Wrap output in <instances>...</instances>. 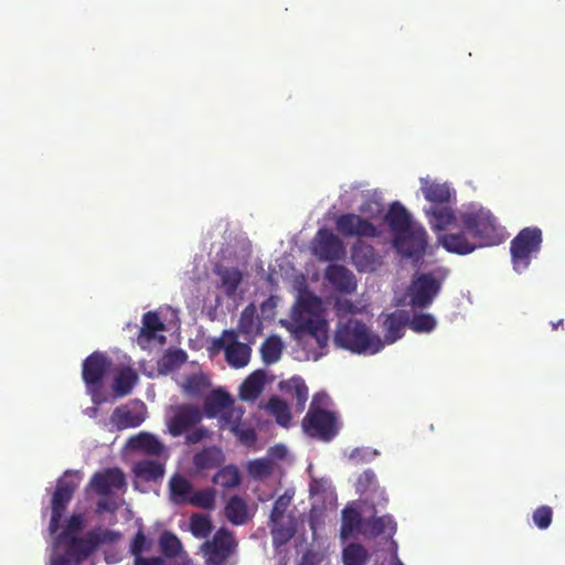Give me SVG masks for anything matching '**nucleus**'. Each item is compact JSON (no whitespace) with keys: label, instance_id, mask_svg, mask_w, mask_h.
Masks as SVG:
<instances>
[{"label":"nucleus","instance_id":"obj_1","mask_svg":"<svg viewBox=\"0 0 565 565\" xmlns=\"http://www.w3.org/2000/svg\"><path fill=\"white\" fill-rule=\"evenodd\" d=\"M392 234L393 246L407 258L422 257L428 244L426 230L412 220L408 211L399 202H393L384 217Z\"/></svg>","mask_w":565,"mask_h":565},{"label":"nucleus","instance_id":"obj_2","mask_svg":"<svg viewBox=\"0 0 565 565\" xmlns=\"http://www.w3.org/2000/svg\"><path fill=\"white\" fill-rule=\"evenodd\" d=\"M291 320L298 332L315 338L319 348L327 347L329 326L319 297L313 294L301 295L292 309Z\"/></svg>","mask_w":565,"mask_h":565},{"label":"nucleus","instance_id":"obj_3","mask_svg":"<svg viewBox=\"0 0 565 565\" xmlns=\"http://www.w3.org/2000/svg\"><path fill=\"white\" fill-rule=\"evenodd\" d=\"M333 342L337 348L355 354H376L384 349L380 335L355 318L337 324Z\"/></svg>","mask_w":565,"mask_h":565},{"label":"nucleus","instance_id":"obj_4","mask_svg":"<svg viewBox=\"0 0 565 565\" xmlns=\"http://www.w3.org/2000/svg\"><path fill=\"white\" fill-rule=\"evenodd\" d=\"M120 533L115 530L96 527L88 531L84 536H73L62 543L64 554L55 556V564L79 565L89 558L100 545L113 544L119 541Z\"/></svg>","mask_w":565,"mask_h":565},{"label":"nucleus","instance_id":"obj_5","mask_svg":"<svg viewBox=\"0 0 565 565\" xmlns=\"http://www.w3.org/2000/svg\"><path fill=\"white\" fill-rule=\"evenodd\" d=\"M317 399L318 395H315L302 419L301 427L307 436L329 443L338 436L341 429V422L337 413L318 406Z\"/></svg>","mask_w":565,"mask_h":565},{"label":"nucleus","instance_id":"obj_6","mask_svg":"<svg viewBox=\"0 0 565 565\" xmlns=\"http://www.w3.org/2000/svg\"><path fill=\"white\" fill-rule=\"evenodd\" d=\"M459 225L478 241L479 246L499 243L497 218L484 209H472L458 216Z\"/></svg>","mask_w":565,"mask_h":565},{"label":"nucleus","instance_id":"obj_7","mask_svg":"<svg viewBox=\"0 0 565 565\" xmlns=\"http://www.w3.org/2000/svg\"><path fill=\"white\" fill-rule=\"evenodd\" d=\"M543 242L541 228L525 227L511 241V260L515 271L522 273L529 268L531 260L535 257Z\"/></svg>","mask_w":565,"mask_h":565},{"label":"nucleus","instance_id":"obj_8","mask_svg":"<svg viewBox=\"0 0 565 565\" xmlns=\"http://www.w3.org/2000/svg\"><path fill=\"white\" fill-rule=\"evenodd\" d=\"M235 330H224L220 338L212 340L210 351L218 353L224 351L225 361L234 369H241L248 364L252 349L248 344L239 342Z\"/></svg>","mask_w":565,"mask_h":565},{"label":"nucleus","instance_id":"obj_9","mask_svg":"<svg viewBox=\"0 0 565 565\" xmlns=\"http://www.w3.org/2000/svg\"><path fill=\"white\" fill-rule=\"evenodd\" d=\"M72 476L73 475L71 471H66L57 480L56 488L52 494L51 520L49 524V531L51 535H55L61 529V520L74 495V492L78 487V482H76Z\"/></svg>","mask_w":565,"mask_h":565},{"label":"nucleus","instance_id":"obj_10","mask_svg":"<svg viewBox=\"0 0 565 565\" xmlns=\"http://www.w3.org/2000/svg\"><path fill=\"white\" fill-rule=\"evenodd\" d=\"M441 289V284L433 274H420L413 278L407 288L409 306L415 309L428 308Z\"/></svg>","mask_w":565,"mask_h":565},{"label":"nucleus","instance_id":"obj_11","mask_svg":"<svg viewBox=\"0 0 565 565\" xmlns=\"http://www.w3.org/2000/svg\"><path fill=\"white\" fill-rule=\"evenodd\" d=\"M111 366V361L106 353L95 351L89 354L82 365V377L87 390L95 395L103 384Z\"/></svg>","mask_w":565,"mask_h":565},{"label":"nucleus","instance_id":"obj_12","mask_svg":"<svg viewBox=\"0 0 565 565\" xmlns=\"http://www.w3.org/2000/svg\"><path fill=\"white\" fill-rule=\"evenodd\" d=\"M203 418V412L194 404H181L173 408L167 425L170 435L179 437L194 428Z\"/></svg>","mask_w":565,"mask_h":565},{"label":"nucleus","instance_id":"obj_13","mask_svg":"<svg viewBox=\"0 0 565 565\" xmlns=\"http://www.w3.org/2000/svg\"><path fill=\"white\" fill-rule=\"evenodd\" d=\"M235 548L233 535L225 529H220L212 541L203 544L209 565H223Z\"/></svg>","mask_w":565,"mask_h":565},{"label":"nucleus","instance_id":"obj_14","mask_svg":"<svg viewBox=\"0 0 565 565\" xmlns=\"http://www.w3.org/2000/svg\"><path fill=\"white\" fill-rule=\"evenodd\" d=\"M96 494L108 497L116 491L126 489L127 481L125 473L119 468H107L93 475L89 481Z\"/></svg>","mask_w":565,"mask_h":565},{"label":"nucleus","instance_id":"obj_15","mask_svg":"<svg viewBox=\"0 0 565 565\" xmlns=\"http://www.w3.org/2000/svg\"><path fill=\"white\" fill-rule=\"evenodd\" d=\"M335 227L345 237H376L379 235V231L373 223L354 213L338 216Z\"/></svg>","mask_w":565,"mask_h":565},{"label":"nucleus","instance_id":"obj_16","mask_svg":"<svg viewBox=\"0 0 565 565\" xmlns=\"http://www.w3.org/2000/svg\"><path fill=\"white\" fill-rule=\"evenodd\" d=\"M355 490L360 495H365L364 503H370L373 510L375 505H385L388 501L385 491L379 486L376 475L371 469L358 477Z\"/></svg>","mask_w":565,"mask_h":565},{"label":"nucleus","instance_id":"obj_17","mask_svg":"<svg viewBox=\"0 0 565 565\" xmlns=\"http://www.w3.org/2000/svg\"><path fill=\"white\" fill-rule=\"evenodd\" d=\"M313 252L321 260H338L342 257L344 248L341 239L331 230L320 228Z\"/></svg>","mask_w":565,"mask_h":565},{"label":"nucleus","instance_id":"obj_18","mask_svg":"<svg viewBox=\"0 0 565 565\" xmlns=\"http://www.w3.org/2000/svg\"><path fill=\"white\" fill-rule=\"evenodd\" d=\"M351 259L352 264L360 273L375 271L382 264V258L375 252L374 247L362 241H358L353 244Z\"/></svg>","mask_w":565,"mask_h":565},{"label":"nucleus","instance_id":"obj_19","mask_svg":"<svg viewBox=\"0 0 565 565\" xmlns=\"http://www.w3.org/2000/svg\"><path fill=\"white\" fill-rule=\"evenodd\" d=\"M408 324V313L405 310H395L386 315L382 322L384 339L382 342L385 344H393L402 339L405 333V328Z\"/></svg>","mask_w":565,"mask_h":565},{"label":"nucleus","instance_id":"obj_20","mask_svg":"<svg viewBox=\"0 0 565 565\" xmlns=\"http://www.w3.org/2000/svg\"><path fill=\"white\" fill-rule=\"evenodd\" d=\"M468 235L467 231L460 228L458 232L440 235L438 239L447 252L467 255L479 247L478 243L470 241Z\"/></svg>","mask_w":565,"mask_h":565},{"label":"nucleus","instance_id":"obj_21","mask_svg":"<svg viewBox=\"0 0 565 565\" xmlns=\"http://www.w3.org/2000/svg\"><path fill=\"white\" fill-rule=\"evenodd\" d=\"M326 278L340 292L352 294L356 289L355 276L342 265L329 266L326 270Z\"/></svg>","mask_w":565,"mask_h":565},{"label":"nucleus","instance_id":"obj_22","mask_svg":"<svg viewBox=\"0 0 565 565\" xmlns=\"http://www.w3.org/2000/svg\"><path fill=\"white\" fill-rule=\"evenodd\" d=\"M128 444L131 449L142 451L146 455L158 458L163 456L164 460L168 457L164 445L152 434L139 433L131 437Z\"/></svg>","mask_w":565,"mask_h":565},{"label":"nucleus","instance_id":"obj_23","mask_svg":"<svg viewBox=\"0 0 565 565\" xmlns=\"http://www.w3.org/2000/svg\"><path fill=\"white\" fill-rule=\"evenodd\" d=\"M132 472L135 476L146 482H157L161 480L166 472V460L143 459L134 463Z\"/></svg>","mask_w":565,"mask_h":565},{"label":"nucleus","instance_id":"obj_24","mask_svg":"<svg viewBox=\"0 0 565 565\" xmlns=\"http://www.w3.org/2000/svg\"><path fill=\"white\" fill-rule=\"evenodd\" d=\"M374 513L376 511L374 510ZM396 532V523L391 515L375 516L373 514L369 519H364L362 535L369 539L380 536L382 534H394Z\"/></svg>","mask_w":565,"mask_h":565},{"label":"nucleus","instance_id":"obj_25","mask_svg":"<svg viewBox=\"0 0 565 565\" xmlns=\"http://www.w3.org/2000/svg\"><path fill=\"white\" fill-rule=\"evenodd\" d=\"M426 214L429 217L431 228L435 231H444L458 222L454 210L447 204L431 205L426 210Z\"/></svg>","mask_w":565,"mask_h":565},{"label":"nucleus","instance_id":"obj_26","mask_svg":"<svg viewBox=\"0 0 565 565\" xmlns=\"http://www.w3.org/2000/svg\"><path fill=\"white\" fill-rule=\"evenodd\" d=\"M279 390L296 399V409L302 412L308 399V387L300 376L279 382Z\"/></svg>","mask_w":565,"mask_h":565},{"label":"nucleus","instance_id":"obj_27","mask_svg":"<svg viewBox=\"0 0 565 565\" xmlns=\"http://www.w3.org/2000/svg\"><path fill=\"white\" fill-rule=\"evenodd\" d=\"M266 381V374L257 370L248 375L239 386V397L246 402H254L262 394Z\"/></svg>","mask_w":565,"mask_h":565},{"label":"nucleus","instance_id":"obj_28","mask_svg":"<svg viewBox=\"0 0 565 565\" xmlns=\"http://www.w3.org/2000/svg\"><path fill=\"white\" fill-rule=\"evenodd\" d=\"M145 420L141 413L131 411L128 406L116 407L110 416L111 424L118 429L136 428Z\"/></svg>","mask_w":565,"mask_h":565},{"label":"nucleus","instance_id":"obj_29","mask_svg":"<svg viewBox=\"0 0 565 565\" xmlns=\"http://www.w3.org/2000/svg\"><path fill=\"white\" fill-rule=\"evenodd\" d=\"M232 404H234V399L227 392L221 388L214 390L204 401V414L209 418H215L218 414L221 415L227 406H232Z\"/></svg>","mask_w":565,"mask_h":565},{"label":"nucleus","instance_id":"obj_30","mask_svg":"<svg viewBox=\"0 0 565 565\" xmlns=\"http://www.w3.org/2000/svg\"><path fill=\"white\" fill-rule=\"evenodd\" d=\"M171 501L175 504L188 503L192 491V483L182 475L174 473L169 481Z\"/></svg>","mask_w":565,"mask_h":565},{"label":"nucleus","instance_id":"obj_31","mask_svg":"<svg viewBox=\"0 0 565 565\" xmlns=\"http://www.w3.org/2000/svg\"><path fill=\"white\" fill-rule=\"evenodd\" d=\"M225 516L234 525L246 524L249 520L248 507L244 499L233 495L224 509Z\"/></svg>","mask_w":565,"mask_h":565},{"label":"nucleus","instance_id":"obj_32","mask_svg":"<svg viewBox=\"0 0 565 565\" xmlns=\"http://www.w3.org/2000/svg\"><path fill=\"white\" fill-rule=\"evenodd\" d=\"M424 198L434 205L448 204L451 200V191L444 183L425 181L422 185Z\"/></svg>","mask_w":565,"mask_h":565},{"label":"nucleus","instance_id":"obj_33","mask_svg":"<svg viewBox=\"0 0 565 565\" xmlns=\"http://www.w3.org/2000/svg\"><path fill=\"white\" fill-rule=\"evenodd\" d=\"M138 381V374L131 367L122 369L114 379L113 391L116 396L122 397L132 391Z\"/></svg>","mask_w":565,"mask_h":565},{"label":"nucleus","instance_id":"obj_34","mask_svg":"<svg viewBox=\"0 0 565 565\" xmlns=\"http://www.w3.org/2000/svg\"><path fill=\"white\" fill-rule=\"evenodd\" d=\"M222 461L223 454L216 447H206L193 457V463L199 470L216 468Z\"/></svg>","mask_w":565,"mask_h":565},{"label":"nucleus","instance_id":"obj_35","mask_svg":"<svg viewBox=\"0 0 565 565\" xmlns=\"http://www.w3.org/2000/svg\"><path fill=\"white\" fill-rule=\"evenodd\" d=\"M213 482L224 489L237 488L242 482V475L235 465L221 468L213 477Z\"/></svg>","mask_w":565,"mask_h":565},{"label":"nucleus","instance_id":"obj_36","mask_svg":"<svg viewBox=\"0 0 565 565\" xmlns=\"http://www.w3.org/2000/svg\"><path fill=\"white\" fill-rule=\"evenodd\" d=\"M265 409L269 412L276 419V423L282 427H289L291 422V413L288 404L278 396H271Z\"/></svg>","mask_w":565,"mask_h":565},{"label":"nucleus","instance_id":"obj_37","mask_svg":"<svg viewBox=\"0 0 565 565\" xmlns=\"http://www.w3.org/2000/svg\"><path fill=\"white\" fill-rule=\"evenodd\" d=\"M164 324L154 311H148L142 317V327L139 333V341L146 340L149 342L154 339L156 332L163 331Z\"/></svg>","mask_w":565,"mask_h":565},{"label":"nucleus","instance_id":"obj_38","mask_svg":"<svg viewBox=\"0 0 565 565\" xmlns=\"http://www.w3.org/2000/svg\"><path fill=\"white\" fill-rule=\"evenodd\" d=\"M363 522L364 519H362L361 514L355 509L345 508L342 511L341 535L348 537L354 532L362 534Z\"/></svg>","mask_w":565,"mask_h":565},{"label":"nucleus","instance_id":"obj_39","mask_svg":"<svg viewBox=\"0 0 565 565\" xmlns=\"http://www.w3.org/2000/svg\"><path fill=\"white\" fill-rule=\"evenodd\" d=\"M216 274L221 278L225 294L228 297L234 296L243 279L241 270L237 268L220 267Z\"/></svg>","mask_w":565,"mask_h":565},{"label":"nucleus","instance_id":"obj_40","mask_svg":"<svg viewBox=\"0 0 565 565\" xmlns=\"http://www.w3.org/2000/svg\"><path fill=\"white\" fill-rule=\"evenodd\" d=\"M85 516L82 513L72 514L66 521L63 530L56 535V543H62L66 539L76 536L85 527Z\"/></svg>","mask_w":565,"mask_h":565},{"label":"nucleus","instance_id":"obj_41","mask_svg":"<svg viewBox=\"0 0 565 565\" xmlns=\"http://www.w3.org/2000/svg\"><path fill=\"white\" fill-rule=\"evenodd\" d=\"M282 353V343L278 337H270L264 341L260 348L262 359L265 364L276 363Z\"/></svg>","mask_w":565,"mask_h":565},{"label":"nucleus","instance_id":"obj_42","mask_svg":"<svg viewBox=\"0 0 565 565\" xmlns=\"http://www.w3.org/2000/svg\"><path fill=\"white\" fill-rule=\"evenodd\" d=\"M367 559L369 553L362 544L352 543L343 550L344 565H366Z\"/></svg>","mask_w":565,"mask_h":565},{"label":"nucleus","instance_id":"obj_43","mask_svg":"<svg viewBox=\"0 0 565 565\" xmlns=\"http://www.w3.org/2000/svg\"><path fill=\"white\" fill-rule=\"evenodd\" d=\"M159 547L162 554L168 558L178 556L182 551L181 541L175 534L169 531H164L160 535Z\"/></svg>","mask_w":565,"mask_h":565},{"label":"nucleus","instance_id":"obj_44","mask_svg":"<svg viewBox=\"0 0 565 565\" xmlns=\"http://www.w3.org/2000/svg\"><path fill=\"white\" fill-rule=\"evenodd\" d=\"M407 326L417 333L431 332L437 321L431 313H415L412 318L408 317Z\"/></svg>","mask_w":565,"mask_h":565},{"label":"nucleus","instance_id":"obj_45","mask_svg":"<svg viewBox=\"0 0 565 565\" xmlns=\"http://www.w3.org/2000/svg\"><path fill=\"white\" fill-rule=\"evenodd\" d=\"M188 503L205 510H211L215 505V490L206 488L199 491H192Z\"/></svg>","mask_w":565,"mask_h":565},{"label":"nucleus","instance_id":"obj_46","mask_svg":"<svg viewBox=\"0 0 565 565\" xmlns=\"http://www.w3.org/2000/svg\"><path fill=\"white\" fill-rule=\"evenodd\" d=\"M243 416V407H235L234 404H232V406H227V408H225L220 415V428L232 431L234 426L242 423Z\"/></svg>","mask_w":565,"mask_h":565},{"label":"nucleus","instance_id":"obj_47","mask_svg":"<svg viewBox=\"0 0 565 565\" xmlns=\"http://www.w3.org/2000/svg\"><path fill=\"white\" fill-rule=\"evenodd\" d=\"M212 529V522L207 515L196 513L190 518V530L195 537H207Z\"/></svg>","mask_w":565,"mask_h":565},{"label":"nucleus","instance_id":"obj_48","mask_svg":"<svg viewBox=\"0 0 565 565\" xmlns=\"http://www.w3.org/2000/svg\"><path fill=\"white\" fill-rule=\"evenodd\" d=\"M270 523L274 545L281 546L294 537L295 529L291 524L284 525L281 521Z\"/></svg>","mask_w":565,"mask_h":565},{"label":"nucleus","instance_id":"obj_49","mask_svg":"<svg viewBox=\"0 0 565 565\" xmlns=\"http://www.w3.org/2000/svg\"><path fill=\"white\" fill-rule=\"evenodd\" d=\"M292 500V494H289L288 491H286L284 494L278 497V499L275 501L269 520L270 522H277L282 521L285 513L290 505Z\"/></svg>","mask_w":565,"mask_h":565},{"label":"nucleus","instance_id":"obj_50","mask_svg":"<svg viewBox=\"0 0 565 565\" xmlns=\"http://www.w3.org/2000/svg\"><path fill=\"white\" fill-rule=\"evenodd\" d=\"M237 439L241 441V444L245 446H252L257 440V434L255 429L245 423H241L239 425H236L232 428V431Z\"/></svg>","mask_w":565,"mask_h":565},{"label":"nucleus","instance_id":"obj_51","mask_svg":"<svg viewBox=\"0 0 565 565\" xmlns=\"http://www.w3.org/2000/svg\"><path fill=\"white\" fill-rule=\"evenodd\" d=\"M184 392L191 396H200L202 395L206 387L207 383L202 375H191L185 380L183 385Z\"/></svg>","mask_w":565,"mask_h":565},{"label":"nucleus","instance_id":"obj_52","mask_svg":"<svg viewBox=\"0 0 565 565\" xmlns=\"http://www.w3.org/2000/svg\"><path fill=\"white\" fill-rule=\"evenodd\" d=\"M553 518V510L548 505H541L533 511L532 519L533 523L540 530H546L551 523Z\"/></svg>","mask_w":565,"mask_h":565},{"label":"nucleus","instance_id":"obj_53","mask_svg":"<svg viewBox=\"0 0 565 565\" xmlns=\"http://www.w3.org/2000/svg\"><path fill=\"white\" fill-rule=\"evenodd\" d=\"M256 320L254 308H245L238 321V331L243 334H252L256 329Z\"/></svg>","mask_w":565,"mask_h":565},{"label":"nucleus","instance_id":"obj_54","mask_svg":"<svg viewBox=\"0 0 565 565\" xmlns=\"http://www.w3.org/2000/svg\"><path fill=\"white\" fill-rule=\"evenodd\" d=\"M150 543L148 542L146 535L141 530H139L130 544V553L134 556V558L142 556V553L146 551H149Z\"/></svg>","mask_w":565,"mask_h":565},{"label":"nucleus","instance_id":"obj_55","mask_svg":"<svg viewBox=\"0 0 565 565\" xmlns=\"http://www.w3.org/2000/svg\"><path fill=\"white\" fill-rule=\"evenodd\" d=\"M248 472L254 478H265L271 473V465L265 459H257L249 462Z\"/></svg>","mask_w":565,"mask_h":565},{"label":"nucleus","instance_id":"obj_56","mask_svg":"<svg viewBox=\"0 0 565 565\" xmlns=\"http://www.w3.org/2000/svg\"><path fill=\"white\" fill-rule=\"evenodd\" d=\"M210 437V430L204 426L194 427L186 433L185 440L189 445H195Z\"/></svg>","mask_w":565,"mask_h":565},{"label":"nucleus","instance_id":"obj_57","mask_svg":"<svg viewBox=\"0 0 565 565\" xmlns=\"http://www.w3.org/2000/svg\"><path fill=\"white\" fill-rule=\"evenodd\" d=\"M375 456H377V451L376 450L355 448L351 452L350 458L353 459V460H356V461H370Z\"/></svg>","mask_w":565,"mask_h":565},{"label":"nucleus","instance_id":"obj_58","mask_svg":"<svg viewBox=\"0 0 565 565\" xmlns=\"http://www.w3.org/2000/svg\"><path fill=\"white\" fill-rule=\"evenodd\" d=\"M134 565H164V561L160 556L143 557L139 556L134 558Z\"/></svg>","mask_w":565,"mask_h":565},{"label":"nucleus","instance_id":"obj_59","mask_svg":"<svg viewBox=\"0 0 565 565\" xmlns=\"http://www.w3.org/2000/svg\"><path fill=\"white\" fill-rule=\"evenodd\" d=\"M117 509V504L115 502L108 501L106 499H100L97 502V510L99 512H114Z\"/></svg>","mask_w":565,"mask_h":565},{"label":"nucleus","instance_id":"obj_60","mask_svg":"<svg viewBox=\"0 0 565 565\" xmlns=\"http://www.w3.org/2000/svg\"><path fill=\"white\" fill-rule=\"evenodd\" d=\"M563 324V319H559L558 321L556 322H551V326H552V329L553 330H556L559 326Z\"/></svg>","mask_w":565,"mask_h":565},{"label":"nucleus","instance_id":"obj_61","mask_svg":"<svg viewBox=\"0 0 565 565\" xmlns=\"http://www.w3.org/2000/svg\"><path fill=\"white\" fill-rule=\"evenodd\" d=\"M171 360H172V355H166V356L163 358V363H164V364L170 363V362H171Z\"/></svg>","mask_w":565,"mask_h":565},{"label":"nucleus","instance_id":"obj_62","mask_svg":"<svg viewBox=\"0 0 565 565\" xmlns=\"http://www.w3.org/2000/svg\"><path fill=\"white\" fill-rule=\"evenodd\" d=\"M51 564L57 565V564H55V556L52 557ZM58 565H74V564H58Z\"/></svg>","mask_w":565,"mask_h":565},{"label":"nucleus","instance_id":"obj_63","mask_svg":"<svg viewBox=\"0 0 565 565\" xmlns=\"http://www.w3.org/2000/svg\"><path fill=\"white\" fill-rule=\"evenodd\" d=\"M397 565H403V564L398 561Z\"/></svg>","mask_w":565,"mask_h":565}]
</instances>
